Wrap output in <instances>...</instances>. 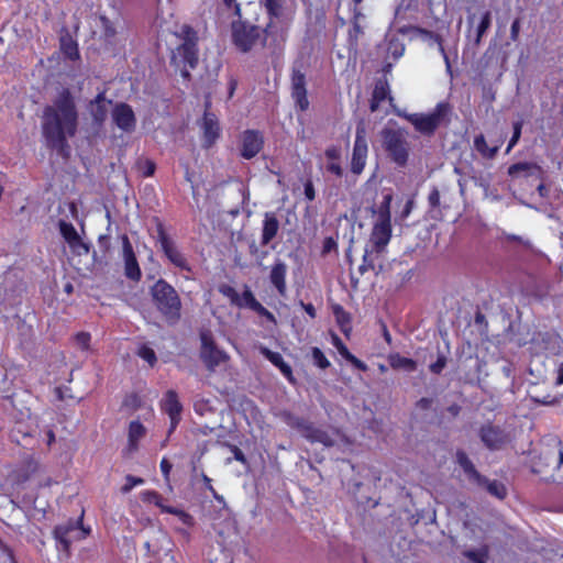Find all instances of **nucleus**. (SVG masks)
I'll return each mask as SVG.
<instances>
[{
	"instance_id": "nucleus-1",
	"label": "nucleus",
	"mask_w": 563,
	"mask_h": 563,
	"mask_svg": "<svg viewBox=\"0 0 563 563\" xmlns=\"http://www.w3.org/2000/svg\"><path fill=\"white\" fill-rule=\"evenodd\" d=\"M78 119L75 96L68 88L59 89L52 102L43 109L42 134L46 146L63 150L67 139L76 134Z\"/></svg>"
},
{
	"instance_id": "nucleus-2",
	"label": "nucleus",
	"mask_w": 563,
	"mask_h": 563,
	"mask_svg": "<svg viewBox=\"0 0 563 563\" xmlns=\"http://www.w3.org/2000/svg\"><path fill=\"white\" fill-rule=\"evenodd\" d=\"M151 296L164 319L176 324L180 319L181 301L175 288L161 278L151 287Z\"/></svg>"
},
{
	"instance_id": "nucleus-3",
	"label": "nucleus",
	"mask_w": 563,
	"mask_h": 563,
	"mask_svg": "<svg viewBox=\"0 0 563 563\" xmlns=\"http://www.w3.org/2000/svg\"><path fill=\"white\" fill-rule=\"evenodd\" d=\"M181 35L184 42L173 52L172 64L184 79H189L190 70L198 64L197 36L196 32L187 25L183 27Z\"/></svg>"
},
{
	"instance_id": "nucleus-4",
	"label": "nucleus",
	"mask_w": 563,
	"mask_h": 563,
	"mask_svg": "<svg viewBox=\"0 0 563 563\" xmlns=\"http://www.w3.org/2000/svg\"><path fill=\"white\" fill-rule=\"evenodd\" d=\"M382 143L388 157L399 167L406 166L409 158L407 132L401 129H384Z\"/></svg>"
},
{
	"instance_id": "nucleus-5",
	"label": "nucleus",
	"mask_w": 563,
	"mask_h": 563,
	"mask_svg": "<svg viewBox=\"0 0 563 563\" xmlns=\"http://www.w3.org/2000/svg\"><path fill=\"white\" fill-rule=\"evenodd\" d=\"M449 111V104L440 102L430 113H410L405 114L404 117L419 133L431 135L444 122Z\"/></svg>"
},
{
	"instance_id": "nucleus-6",
	"label": "nucleus",
	"mask_w": 563,
	"mask_h": 563,
	"mask_svg": "<svg viewBox=\"0 0 563 563\" xmlns=\"http://www.w3.org/2000/svg\"><path fill=\"white\" fill-rule=\"evenodd\" d=\"M81 521L82 517L76 521L70 520L55 527L53 533L59 551L68 553L74 541L82 540L90 533V528H84Z\"/></svg>"
},
{
	"instance_id": "nucleus-7",
	"label": "nucleus",
	"mask_w": 563,
	"mask_h": 563,
	"mask_svg": "<svg viewBox=\"0 0 563 563\" xmlns=\"http://www.w3.org/2000/svg\"><path fill=\"white\" fill-rule=\"evenodd\" d=\"M289 424L296 428L310 442H318L324 446H333L335 444L338 431L334 429L318 428L302 418H291Z\"/></svg>"
},
{
	"instance_id": "nucleus-8",
	"label": "nucleus",
	"mask_w": 563,
	"mask_h": 563,
	"mask_svg": "<svg viewBox=\"0 0 563 563\" xmlns=\"http://www.w3.org/2000/svg\"><path fill=\"white\" fill-rule=\"evenodd\" d=\"M262 30L253 24L238 20L232 22V40L241 52H249L258 42Z\"/></svg>"
},
{
	"instance_id": "nucleus-9",
	"label": "nucleus",
	"mask_w": 563,
	"mask_h": 563,
	"mask_svg": "<svg viewBox=\"0 0 563 563\" xmlns=\"http://www.w3.org/2000/svg\"><path fill=\"white\" fill-rule=\"evenodd\" d=\"M368 155V145L366 140V128L361 122L356 126L355 141L352 150L350 162V170L353 175L358 176L363 173Z\"/></svg>"
},
{
	"instance_id": "nucleus-10",
	"label": "nucleus",
	"mask_w": 563,
	"mask_h": 563,
	"mask_svg": "<svg viewBox=\"0 0 563 563\" xmlns=\"http://www.w3.org/2000/svg\"><path fill=\"white\" fill-rule=\"evenodd\" d=\"M157 241L166 257L178 268L190 272V265L174 241L167 235L163 224L157 225Z\"/></svg>"
},
{
	"instance_id": "nucleus-11",
	"label": "nucleus",
	"mask_w": 563,
	"mask_h": 563,
	"mask_svg": "<svg viewBox=\"0 0 563 563\" xmlns=\"http://www.w3.org/2000/svg\"><path fill=\"white\" fill-rule=\"evenodd\" d=\"M200 356L209 369L213 371L217 366H219L220 364L224 363L228 360V354L224 351L217 347L210 332H202L200 334Z\"/></svg>"
},
{
	"instance_id": "nucleus-12",
	"label": "nucleus",
	"mask_w": 563,
	"mask_h": 563,
	"mask_svg": "<svg viewBox=\"0 0 563 563\" xmlns=\"http://www.w3.org/2000/svg\"><path fill=\"white\" fill-rule=\"evenodd\" d=\"M391 238V224L390 222L384 221H375L371 238L369 244L366 246L368 251L376 253V255H382Z\"/></svg>"
},
{
	"instance_id": "nucleus-13",
	"label": "nucleus",
	"mask_w": 563,
	"mask_h": 563,
	"mask_svg": "<svg viewBox=\"0 0 563 563\" xmlns=\"http://www.w3.org/2000/svg\"><path fill=\"white\" fill-rule=\"evenodd\" d=\"M58 228H59L60 235L63 236V239L69 246L70 251L75 255L80 256V255H86L89 253L88 243H86L81 239V236L78 234L77 230L75 229V227L71 223H69L65 220H60L58 222Z\"/></svg>"
},
{
	"instance_id": "nucleus-14",
	"label": "nucleus",
	"mask_w": 563,
	"mask_h": 563,
	"mask_svg": "<svg viewBox=\"0 0 563 563\" xmlns=\"http://www.w3.org/2000/svg\"><path fill=\"white\" fill-rule=\"evenodd\" d=\"M306 86L305 74L294 68L291 74V97L300 111H306L309 108Z\"/></svg>"
},
{
	"instance_id": "nucleus-15",
	"label": "nucleus",
	"mask_w": 563,
	"mask_h": 563,
	"mask_svg": "<svg viewBox=\"0 0 563 563\" xmlns=\"http://www.w3.org/2000/svg\"><path fill=\"white\" fill-rule=\"evenodd\" d=\"M114 124L123 132L130 133L134 131L136 119L132 108L124 102L117 103L111 112Z\"/></svg>"
},
{
	"instance_id": "nucleus-16",
	"label": "nucleus",
	"mask_w": 563,
	"mask_h": 563,
	"mask_svg": "<svg viewBox=\"0 0 563 563\" xmlns=\"http://www.w3.org/2000/svg\"><path fill=\"white\" fill-rule=\"evenodd\" d=\"M162 409L165 413L168 415L170 419V426L168 433L170 434L177 428L180 421V415L183 410V406L178 400L177 394L174 390H168L163 400H162Z\"/></svg>"
},
{
	"instance_id": "nucleus-17",
	"label": "nucleus",
	"mask_w": 563,
	"mask_h": 563,
	"mask_svg": "<svg viewBox=\"0 0 563 563\" xmlns=\"http://www.w3.org/2000/svg\"><path fill=\"white\" fill-rule=\"evenodd\" d=\"M264 145L262 133L254 130H246L242 135L241 155L246 159L256 156Z\"/></svg>"
},
{
	"instance_id": "nucleus-18",
	"label": "nucleus",
	"mask_w": 563,
	"mask_h": 563,
	"mask_svg": "<svg viewBox=\"0 0 563 563\" xmlns=\"http://www.w3.org/2000/svg\"><path fill=\"white\" fill-rule=\"evenodd\" d=\"M122 244L125 276L131 280L137 282L142 274L128 236H123Z\"/></svg>"
},
{
	"instance_id": "nucleus-19",
	"label": "nucleus",
	"mask_w": 563,
	"mask_h": 563,
	"mask_svg": "<svg viewBox=\"0 0 563 563\" xmlns=\"http://www.w3.org/2000/svg\"><path fill=\"white\" fill-rule=\"evenodd\" d=\"M112 100L107 99L104 92H100L89 103V112L96 125L101 126L107 120Z\"/></svg>"
},
{
	"instance_id": "nucleus-20",
	"label": "nucleus",
	"mask_w": 563,
	"mask_h": 563,
	"mask_svg": "<svg viewBox=\"0 0 563 563\" xmlns=\"http://www.w3.org/2000/svg\"><path fill=\"white\" fill-rule=\"evenodd\" d=\"M239 301L236 306L240 308H249L262 317H265L271 322H276L274 314L267 310L253 295L249 287H245L244 291L239 294Z\"/></svg>"
},
{
	"instance_id": "nucleus-21",
	"label": "nucleus",
	"mask_w": 563,
	"mask_h": 563,
	"mask_svg": "<svg viewBox=\"0 0 563 563\" xmlns=\"http://www.w3.org/2000/svg\"><path fill=\"white\" fill-rule=\"evenodd\" d=\"M287 264L280 260L276 258L271 266L269 271V282L273 287L276 289L279 296H285L287 291L286 285V276H287Z\"/></svg>"
},
{
	"instance_id": "nucleus-22",
	"label": "nucleus",
	"mask_w": 563,
	"mask_h": 563,
	"mask_svg": "<svg viewBox=\"0 0 563 563\" xmlns=\"http://www.w3.org/2000/svg\"><path fill=\"white\" fill-rule=\"evenodd\" d=\"M325 164L324 169L328 174L341 178L344 175V169L341 165L342 148L339 145H330L324 151Z\"/></svg>"
},
{
	"instance_id": "nucleus-23",
	"label": "nucleus",
	"mask_w": 563,
	"mask_h": 563,
	"mask_svg": "<svg viewBox=\"0 0 563 563\" xmlns=\"http://www.w3.org/2000/svg\"><path fill=\"white\" fill-rule=\"evenodd\" d=\"M483 443L490 450L499 449L506 441L504 431L495 426L487 424L479 432Z\"/></svg>"
},
{
	"instance_id": "nucleus-24",
	"label": "nucleus",
	"mask_w": 563,
	"mask_h": 563,
	"mask_svg": "<svg viewBox=\"0 0 563 563\" xmlns=\"http://www.w3.org/2000/svg\"><path fill=\"white\" fill-rule=\"evenodd\" d=\"M279 221L274 212H265L262 223L261 245H268L278 234Z\"/></svg>"
},
{
	"instance_id": "nucleus-25",
	"label": "nucleus",
	"mask_w": 563,
	"mask_h": 563,
	"mask_svg": "<svg viewBox=\"0 0 563 563\" xmlns=\"http://www.w3.org/2000/svg\"><path fill=\"white\" fill-rule=\"evenodd\" d=\"M203 145L210 147L220 136V126L214 114L206 112L202 120Z\"/></svg>"
},
{
	"instance_id": "nucleus-26",
	"label": "nucleus",
	"mask_w": 563,
	"mask_h": 563,
	"mask_svg": "<svg viewBox=\"0 0 563 563\" xmlns=\"http://www.w3.org/2000/svg\"><path fill=\"white\" fill-rule=\"evenodd\" d=\"M388 100L390 103L393 102L394 98L390 95V89L388 86V82L385 80H378L374 87L372 100H371V111L375 112L378 111L380 108V104Z\"/></svg>"
},
{
	"instance_id": "nucleus-27",
	"label": "nucleus",
	"mask_w": 563,
	"mask_h": 563,
	"mask_svg": "<svg viewBox=\"0 0 563 563\" xmlns=\"http://www.w3.org/2000/svg\"><path fill=\"white\" fill-rule=\"evenodd\" d=\"M388 363L391 368L407 373H412L417 369V362L415 360L402 356L399 353L389 354Z\"/></svg>"
},
{
	"instance_id": "nucleus-28",
	"label": "nucleus",
	"mask_w": 563,
	"mask_h": 563,
	"mask_svg": "<svg viewBox=\"0 0 563 563\" xmlns=\"http://www.w3.org/2000/svg\"><path fill=\"white\" fill-rule=\"evenodd\" d=\"M456 461L459 465L463 468V471L477 483H482L485 479L481 476V474L475 470L472 461L468 459L467 454L464 451L456 452Z\"/></svg>"
},
{
	"instance_id": "nucleus-29",
	"label": "nucleus",
	"mask_w": 563,
	"mask_h": 563,
	"mask_svg": "<svg viewBox=\"0 0 563 563\" xmlns=\"http://www.w3.org/2000/svg\"><path fill=\"white\" fill-rule=\"evenodd\" d=\"M474 148L487 159H493L498 153L499 146H488L486 139L483 134L474 137Z\"/></svg>"
},
{
	"instance_id": "nucleus-30",
	"label": "nucleus",
	"mask_w": 563,
	"mask_h": 563,
	"mask_svg": "<svg viewBox=\"0 0 563 563\" xmlns=\"http://www.w3.org/2000/svg\"><path fill=\"white\" fill-rule=\"evenodd\" d=\"M145 428L140 421H131L129 426V450L135 451L139 441L144 437Z\"/></svg>"
},
{
	"instance_id": "nucleus-31",
	"label": "nucleus",
	"mask_w": 563,
	"mask_h": 563,
	"mask_svg": "<svg viewBox=\"0 0 563 563\" xmlns=\"http://www.w3.org/2000/svg\"><path fill=\"white\" fill-rule=\"evenodd\" d=\"M60 51L70 60L79 58L78 45L69 34H65L60 37Z\"/></svg>"
},
{
	"instance_id": "nucleus-32",
	"label": "nucleus",
	"mask_w": 563,
	"mask_h": 563,
	"mask_svg": "<svg viewBox=\"0 0 563 563\" xmlns=\"http://www.w3.org/2000/svg\"><path fill=\"white\" fill-rule=\"evenodd\" d=\"M463 555L471 563H486L489 556V547L487 544H484L478 549L465 550L463 552Z\"/></svg>"
},
{
	"instance_id": "nucleus-33",
	"label": "nucleus",
	"mask_w": 563,
	"mask_h": 563,
	"mask_svg": "<svg viewBox=\"0 0 563 563\" xmlns=\"http://www.w3.org/2000/svg\"><path fill=\"white\" fill-rule=\"evenodd\" d=\"M380 257V255H376V253L368 251V247H365V252L363 255V263L358 267V272L361 275H364L369 269H375L376 262Z\"/></svg>"
},
{
	"instance_id": "nucleus-34",
	"label": "nucleus",
	"mask_w": 563,
	"mask_h": 563,
	"mask_svg": "<svg viewBox=\"0 0 563 563\" xmlns=\"http://www.w3.org/2000/svg\"><path fill=\"white\" fill-rule=\"evenodd\" d=\"M423 34L438 45V49L444 59L446 71H448V74L452 75L450 58H449V55L446 54L444 46L442 44V37L439 34H435V33H432L429 31H423Z\"/></svg>"
},
{
	"instance_id": "nucleus-35",
	"label": "nucleus",
	"mask_w": 563,
	"mask_h": 563,
	"mask_svg": "<svg viewBox=\"0 0 563 563\" xmlns=\"http://www.w3.org/2000/svg\"><path fill=\"white\" fill-rule=\"evenodd\" d=\"M391 195H385L378 207L377 221L390 222Z\"/></svg>"
},
{
	"instance_id": "nucleus-36",
	"label": "nucleus",
	"mask_w": 563,
	"mask_h": 563,
	"mask_svg": "<svg viewBox=\"0 0 563 563\" xmlns=\"http://www.w3.org/2000/svg\"><path fill=\"white\" fill-rule=\"evenodd\" d=\"M140 496L144 503L154 504L155 506L159 507L163 512H164V507H167L163 503L162 496L155 490H144L140 494Z\"/></svg>"
},
{
	"instance_id": "nucleus-37",
	"label": "nucleus",
	"mask_w": 563,
	"mask_h": 563,
	"mask_svg": "<svg viewBox=\"0 0 563 563\" xmlns=\"http://www.w3.org/2000/svg\"><path fill=\"white\" fill-rule=\"evenodd\" d=\"M492 24V14L489 11H486L481 19V22L476 30V38L475 43L479 44L482 41L483 35L487 32V30L490 27Z\"/></svg>"
},
{
	"instance_id": "nucleus-38",
	"label": "nucleus",
	"mask_w": 563,
	"mask_h": 563,
	"mask_svg": "<svg viewBox=\"0 0 563 563\" xmlns=\"http://www.w3.org/2000/svg\"><path fill=\"white\" fill-rule=\"evenodd\" d=\"M164 512L177 516L185 526L191 527L195 523L194 517L179 508L164 507Z\"/></svg>"
},
{
	"instance_id": "nucleus-39",
	"label": "nucleus",
	"mask_w": 563,
	"mask_h": 563,
	"mask_svg": "<svg viewBox=\"0 0 563 563\" xmlns=\"http://www.w3.org/2000/svg\"><path fill=\"white\" fill-rule=\"evenodd\" d=\"M523 121L518 120L512 123V135L508 142L506 153L508 154L519 142L521 137V130H522Z\"/></svg>"
},
{
	"instance_id": "nucleus-40",
	"label": "nucleus",
	"mask_w": 563,
	"mask_h": 563,
	"mask_svg": "<svg viewBox=\"0 0 563 563\" xmlns=\"http://www.w3.org/2000/svg\"><path fill=\"white\" fill-rule=\"evenodd\" d=\"M503 238L508 242H514V243L518 244L523 250H527V251L532 250V243L528 238H525L521 235H516V234H510V233H503Z\"/></svg>"
},
{
	"instance_id": "nucleus-41",
	"label": "nucleus",
	"mask_w": 563,
	"mask_h": 563,
	"mask_svg": "<svg viewBox=\"0 0 563 563\" xmlns=\"http://www.w3.org/2000/svg\"><path fill=\"white\" fill-rule=\"evenodd\" d=\"M260 352L261 354L267 358L273 365H275L276 367H279L280 365H283V363L285 362L282 354L278 353V352H273L271 351L268 347L266 346H261L260 347Z\"/></svg>"
},
{
	"instance_id": "nucleus-42",
	"label": "nucleus",
	"mask_w": 563,
	"mask_h": 563,
	"mask_svg": "<svg viewBox=\"0 0 563 563\" xmlns=\"http://www.w3.org/2000/svg\"><path fill=\"white\" fill-rule=\"evenodd\" d=\"M262 2L264 3V5L266 8L267 13L272 18L280 16L282 9H283V0H262Z\"/></svg>"
},
{
	"instance_id": "nucleus-43",
	"label": "nucleus",
	"mask_w": 563,
	"mask_h": 563,
	"mask_svg": "<svg viewBox=\"0 0 563 563\" xmlns=\"http://www.w3.org/2000/svg\"><path fill=\"white\" fill-rule=\"evenodd\" d=\"M311 356L313 360V364L322 369L328 368L330 366L329 360L325 357L323 352L319 347H312Z\"/></svg>"
},
{
	"instance_id": "nucleus-44",
	"label": "nucleus",
	"mask_w": 563,
	"mask_h": 563,
	"mask_svg": "<svg viewBox=\"0 0 563 563\" xmlns=\"http://www.w3.org/2000/svg\"><path fill=\"white\" fill-rule=\"evenodd\" d=\"M405 46L397 40H391L388 43L387 53L393 56L394 59H398L404 55Z\"/></svg>"
},
{
	"instance_id": "nucleus-45",
	"label": "nucleus",
	"mask_w": 563,
	"mask_h": 563,
	"mask_svg": "<svg viewBox=\"0 0 563 563\" xmlns=\"http://www.w3.org/2000/svg\"><path fill=\"white\" fill-rule=\"evenodd\" d=\"M487 490L499 499L506 496V487L497 481L489 482L487 484Z\"/></svg>"
},
{
	"instance_id": "nucleus-46",
	"label": "nucleus",
	"mask_w": 563,
	"mask_h": 563,
	"mask_svg": "<svg viewBox=\"0 0 563 563\" xmlns=\"http://www.w3.org/2000/svg\"><path fill=\"white\" fill-rule=\"evenodd\" d=\"M219 290L231 301L232 305L236 306V302H240L239 292L232 286L222 285Z\"/></svg>"
},
{
	"instance_id": "nucleus-47",
	"label": "nucleus",
	"mask_w": 563,
	"mask_h": 563,
	"mask_svg": "<svg viewBox=\"0 0 563 563\" xmlns=\"http://www.w3.org/2000/svg\"><path fill=\"white\" fill-rule=\"evenodd\" d=\"M137 354L140 357H142L144 361H146L150 365H154V363L156 362L155 352L153 351V349H151L146 345H142L139 349Z\"/></svg>"
},
{
	"instance_id": "nucleus-48",
	"label": "nucleus",
	"mask_w": 563,
	"mask_h": 563,
	"mask_svg": "<svg viewBox=\"0 0 563 563\" xmlns=\"http://www.w3.org/2000/svg\"><path fill=\"white\" fill-rule=\"evenodd\" d=\"M91 335L88 332H78L75 335V343L81 350H88Z\"/></svg>"
},
{
	"instance_id": "nucleus-49",
	"label": "nucleus",
	"mask_w": 563,
	"mask_h": 563,
	"mask_svg": "<svg viewBox=\"0 0 563 563\" xmlns=\"http://www.w3.org/2000/svg\"><path fill=\"white\" fill-rule=\"evenodd\" d=\"M144 483V479L141 478V477H135V476H132V475H128L125 477V484L123 485L122 487V493L126 494L129 493L130 490L133 489V487L137 486V485H142Z\"/></svg>"
},
{
	"instance_id": "nucleus-50",
	"label": "nucleus",
	"mask_w": 563,
	"mask_h": 563,
	"mask_svg": "<svg viewBox=\"0 0 563 563\" xmlns=\"http://www.w3.org/2000/svg\"><path fill=\"white\" fill-rule=\"evenodd\" d=\"M531 164L530 163H516V164H512L511 166H509L508 168V174L512 177H516L517 175H519L521 172H527L531 168Z\"/></svg>"
},
{
	"instance_id": "nucleus-51",
	"label": "nucleus",
	"mask_w": 563,
	"mask_h": 563,
	"mask_svg": "<svg viewBox=\"0 0 563 563\" xmlns=\"http://www.w3.org/2000/svg\"><path fill=\"white\" fill-rule=\"evenodd\" d=\"M363 33V29L358 21L352 22V29L349 31L350 42L353 45L357 44L358 36Z\"/></svg>"
},
{
	"instance_id": "nucleus-52",
	"label": "nucleus",
	"mask_w": 563,
	"mask_h": 563,
	"mask_svg": "<svg viewBox=\"0 0 563 563\" xmlns=\"http://www.w3.org/2000/svg\"><path fill=\"white\" fill-rule=\"evenodd\" d=\"M446 366V357L444 355H439L437 361L430 365V371L433 374H440L443 368Z\"/></svg>"
},
{
	"instance_id": "nucleus-53",
	"label": "nucleus",
	"mask_w": 563,
	"mask_h": 563,
	"mask_svg": "<svg viewBox=\"0 0 563 563\" xmlns=\"http://www.w3.org/2000/svg\"><path fill=\"white\" fill-rule=\"evenodd\" d=\"M334 345L338 349L340 355L346 361H349L353 356V354L349 351V349L343 344V342L338 336L334 338Z\"/></svg>"
},
{
	"instance_id": "nucleus-54",
	"label": "nucleus",
	"mask_w": 563,
	"mask_h": 563,
	"mask_svg": "<svg viewBox=\"0 0 563 563\" xmlns=\"http://www.w3.org/2000/svg\"><path fill=\"white\" fill-rule=\"evenodd\" d=\"M430 207L437 208L440 206V192L437 188H433L428 197Z\"/></svg>"
},
{
	"instance_id": "nucleus-55",
	"label": "nucleus",
	"mask_w": 563,
	"mask_h": 563,
	"mask_svg": "<svg viewBox=\"0 0 563 563\" xmlns=\"http://www.w3.org/2000/svg\"><path fill=\"white\" fill-rule=\"evenodd\" d=\"M479 186L484 189L485 197L493 200L498 201L500 197L495 194L493 190H490L488 184H486L484 180H481Z\"/></svg>"
},
{
	"instance_id": "nucleus-56",
	"label": "nucleus",
	"mask_w": 563,
	"mask_h": 563,
	"mask_svg": "<svg viewBox=\"0 0 563 563\" xmlns=\"http://www.w3.org/2000/svg\"><path fill=\"white\" fill-rule=\"evenodd\" d=\"M305 197L308 201H312L316 198V191L311 180L305 183Z\"/></svg>"
},
{
	"instance_id": "nucleus-57",
	"label": "nucleus",
	"mask_w": 563,
	"mask_h": 563,
	"mask_svg": "<svg viewBox=\"0 0 563 563\" xmlns=\"http://www.w3.org/2000/svg\"><path fill=\"white\" fill-rule=\"evenodd\" d=\"M335 320H336L338 324L341 327L342 331L344 333H346L347 332V328L346 327L350 323V316H349V313L345 311L341 316L336 317Z\"/></svg>"
},
{
	"instance_id": "nucleus-58",
	"label": "nucleus",
	"mask_w": 563,
	"mask_h": 563,
	"mask_svg": "<svg viewBox=\"0 0 563 563\" xmlns=\"http://www.w3.org/2000/svg\"><path fill=\"white\" fill-rule=\"evenodd\" d=\"M519 32H520V20L519 19H515L512 24H511V27H510V38H511V41L516 42L518 40Z\"/></svg>"
},
{
	"instance_id": "nucleus-59",
	"label": "nucleus",
	"mask_w": 563,
	"mask_h": 563,
	"mask_svg": "<svg viewBox=\"0 0 563 563\" xmlns=\"http://www.w3.org/2000/svg\"><path fill=\"white\" fill-rule=\"evenodd\" d=\"M231 450H232L233 457L235 461L241 462L243 464L246 463V457H245L244 453L238 446L233 445L231 448Z\"/></svg>"
},
{
	"instance_id": "nucleus-60",
	"label": "nucleus",
	"mask_w": 563,
	"mask_h": 563,
	"mask_svg": "<svg viewBox=\"0 0 563 563\" xmlns=\"http://www.w3.org/2000/svg\"><path fill=\"white\" fill-rule=\"evenodd\" d=\"M347 362H350L353 366H355L360 371H363V372L367 371V365L354 355Z\"/></svg>"
},
{
	"instance_id": "nucleus-61",
	"label": "nucleus",
	"mask_w": 563,
	"mask_h": 563,
	"mask_svg": "<svg viewBox=\"0 0 563 563\" xmlns=\"http://www.w3.org/2000/svg\"><path fill=\"white\" fill-rule=\"evenodd\" d=\"M278 368L287 379L292 380V371L289 364L284 362Z\"/></svg>"
},
{
	"instance_id": "nucleus-62",
	"label": "nucleus",
	"mask_w": 563,
	"mask_h": 563,
	"mask_svg": "<svg viewBox=\"0 0 563 563\" xmlns=\"http://www.w3.org/2000/svg\"><path fill=\"white\" fill-rule=\"evenodd\" d=\"M432 406V399L431 398H421L417 401V407L421 410H428Z\"/></svg>"
},
{
	"instance_id": "nucleus-63",
	"label": "nucleus",
	"mask_w": 563,
	"mask_h": 563,
	"mask_svg": "<svg viewBox=\"0 0 563 563\" xmlns=\"http://www.w3.org/2000/svg\"><path fill=\"white\" fill-rule=\"evenodd\" d=\"M170 470H172V464L166 459H163L161 461V471L166 479L169 476Z\"/></svg>"
},
{
	"instance_id": "nucleus-64",
	"label": "nucleus",
	"mask_w": 563,
	"mask_h": 563,
	"mask_svg": "<svg viewBox=\"0 0 563 563\" xmlns=\"http://www.w3.org/2000/svg\"><path fill=\"white\" fill-rule=\"evenodd\" d=\"M223 3L228 7V8H233L234 10V14L238 15L239 18L241 16V8H240V4L236 3L235 0H223Z\"/></svg>"
}]
</instances>
